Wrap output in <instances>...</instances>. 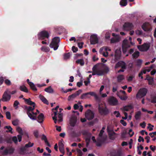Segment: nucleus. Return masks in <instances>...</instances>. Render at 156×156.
Wrapping results in <instances>:
<instances>
[{
	"label": "nucleus",
	"mask_w": 156,
	"mask_h": 156,
	"mask_svg": "<svg viewBox=\"0 0 156 156\" xmlns=\"http://www.w3.org/2000/svg\"><path fill=\"white\" fill-rule=\"evenodd\" d=\"M25 101L26 103L29 105L32 106V107L27 106H25V109L27 110V113L28 117L31 119L33 120H36L37 119L36 117L34 116H33L32 114L30 112H32L33 110L35 109V103L34 102H33L31 101L30 98L28 99H26L23 98Z\"/></svg>",
	"instance_id": "obj_1"
},
{
	"label": "nucleus",
	"mask_w": 156,
	"mask_h": 156,
	"mask_svg": "<svg viewBox=\"0 0 156 156\" xmlns=\"http://www.w3.org/2000/svg\"><path fill=\"white\" fill-rule=\"evenodd\" d=\"M98 111L100 114L103 116L107 115L110 113L109 109L106 106L102 103L99 104Z\"/></svg>",
	"instance_id": "obj_2"
},
{
	"label": "nucleus",
	"mask_w": 156,
	"mask_h": 156,
	"mask_svg": "<svg viewBox=\"0 0 156 156\" xmlns=\"http://www.w3.org/2000/svg\"><path fill=\"white\" fill-rule=\"evenodd\" d=\"M60 40V38L59 37H55L52 39V41L49 45V46L51 48H53L54 50H56L59 47L58 44Z\"/></svg>",
	"instance_id": "obj_3"
},
{
	"label": "nucleus",
	"mask_w": 156,
	"mask_h": 156,
	"mask_svg": "<svg viewBox=\"0 0 156 156\" xmlns=\"http://www.w3.org/2000/svg\"><path fill=\"white\" fill-rule=\"evenodd\" d=\"M90 96H94L95 99L98 100L99 99L98 96L94 92L90 91L82 94L80 97L82 99H86L90 98Z\"/></svg>",
	"instance_id": "obj_4"
},
{
	"label": "nucleus",
	"mask_w": 156,
	"mask_h": 156,
	"mask_svg": "<svg viewBox=\"0 0 156 156\" xmlns=\"http://www.w3.org/2000/svg\"><path fill=\"white\" fill-rule=\"evenodd\" d=\"M49 37L48 32L46 30H43L40 32L37 35V37L39 40H44L45 38L48 39Z\"/></svg>",
	"instance_id": "obj_5"
},
{
	"label": "nucleus",
	"mask_w": 156,
	"mask_h": 156,
	"mask_svg": "<svg viewBox=\"0 0 156 156\" xmlns=\"http://www.w3.org/2000/svg\"><path fill=\"white\" fill-rule=\"evenodd\" d=\"M147 90L145 88H140L136 94L137 98H141L145 96L147 93Z\"/></svg>",
	"instance_id": "obj_6"
},
{
	"label": "nucleus",
	"mask_w": 156,
	"mask_h": 156,
	"mask_svg": "<svg viewBox=\"0 0 156 156\" xmlns=\"http://www.w3.org/2000/svg\"><path fill=\"white\" fill-rule=\"evenodd\" d=\"M108 104L111 106H116L118 104V101L117 99L113 96L109 97L108 99Z\"/></svg>",
	"instance_id": "obj_7"
},
{
	"label": "nucleus",
	"mask_w": 156,
	"mask_h": 156,
	"mask_svg": "<svg viewBox=\"0 0 156 156\" xmlns=\"http://www.w3.org/2000/svg\"><path fill=\"white\" fill-rule=\"evenodd\" d=\"M82 133L83 135L87 136L85 140L86 142V146H87L89 145L90 142L91 134L87 130H84L82 131Z\"/></svg>",
	"instance_id": "obj_8"
},
{
	"label": "nucleus",
	"mask_w": 156,
	"mask_h": 156,
	"mask_svg": "<svg viewBox=\"0 0 156 156\" xmlns=\"http://www.w3.org/2000/svg\"><path fill=\"white\" fill-rule=\"evenodd\" d=\"M85 116L88 120H91L94 118V114L90 110L88 109L85 112Z\"/></svg>",
	"instance_id": "obj_9"
},
{
	"label": "nucleus",
	"mask_w": 156,
	"mask_h": 156,
	"mask_svg": "<svg viewBox=\"0 0 156 156\" xmlns=\"http://www.w3.org/2000/svg\"><path fill=\"white\" fill-rule=\"evenodd\" d=\"M14 150L13 148L10 147L8 148H6L3 151H0V152L3 155H6L8 154H12L13 153Z\"/></svg>",
	"instance_id": "obj_10"
},
{
	"label": "nucleus",
	"mask_w": 156,
	"mask_h": 156,
	"mask_svg": "<svg viewBox=\"0 0 156 156\" xmlns=\"http://www.w3.org/2000/svg\"><path fill=\"white\" fill-rule=\"evenodd\" d=\"M149 44L144 43L138 47V49L141 51H147L150 48Z\"/></svg>",
	"instance_id": "obj_11"
},
{
	"label": "nucleus",
	"mask_w": 156,
	"mask_h": 156,
	"mask_svg": "<svg viewBox=\"0 0 156 156\" xmlns=\"http://www.w3.org/2000/svg\"><path fill=\"white\" fill-rule=\"evenodd\" d=\"M119 67H121L122 69H126L127 68L126 64L123 61H119L115 64V68L116 69Z\"/></svg>",
	"instance_id": "obj_12"
},
{
	"label": "nucleus",
	"mask_w": 156,
	"mask_h": 156,
	"mask_svg": "<svg viewBox=\"0 0 156 156\" xmlns=\"http://www.w3.org/2000/svg\"><path fill=\"white\" fill-rule=\"evenodd\" d=\"M90 41L91 44H94L98 43V39L96 34H93L90 36Z\"/></svg>",
	"instance_id": "obj_13"
},
{
	"label": "nucleus",
	"mask_w": 156,
	"mask_h": 156,
	"mask_svg": "<svg viewBox=\"0 0 156 156\" xmlns=\"http://www.w3.org/2000/svg\"><path fill=\"white\" fill-rule=\"evenodd\" d=\"M123 27L124 30L129 31L131 30L133 28V25L132 23L126 22L124 23Z\"/></svg>",
	"instance_id": "obj_14"
},
{
	"label": "nucleus",
	"mask_w": 156,
	"mask_h": 156,
	"mask_svg": "<svg viewBox=\"0 0 156 156\" xmlns=\"http://www.w3.org/2000/svg\"><path fill=\"white\" fill-rule=\"evenodd\" d=\"M7 91H5L2 96V100L3 101H9L11 97V95L8 94Z\"/></svg>",
	"instance_id": "obj_15"
},
{
	"label": "nucleus",
	"mask_w": 156,
	"mask_h": 156,
	"mask_svg": "<svg viewBox=\"0 0 156 156\" xmlns=\"http://www.w3.org/2000/svg\"><path fill=\"white\" fill-rule=\"evenodd\" d=\"M121 52L120 49H117L115 51V61L119 60L121 57Z\"/></svg>",
	"instance_id": "obj_16"
},
{
	"label": "nucleus",
	"mask_w": 156,
	"mask_h": 156,
	"mask_svg": "<svg viewBox=\"0 0 156 156\" xmlns=\"http://www.w3.org/2000/svg\"><path fill=\"white\" fill-rule=\"evenodd\" d=\"M142 28L145 31H148L151 30V28L149 26V23H145L142 26Z\"/></svg>",
	"instance_id": "obj_17"
},
{
	"label": "nucleus",
	"mask_w": 156,
	"mask_h": 156,
	"mask_svg": "<svg viewBox=\"0 0 156 156\" xmlns=\"http://www.w3.org/2000/svg\"><path fill=\"white\" fill-rule=\"evenodd\" d=\"M77 120V118L75 116L72 117L70 120V124L71 126L74 127L75 126Z\"/></svg>",
	"instance_id": "obj_18"
},
{
	"label": "nucleus",
	"mask_w": 156,
	"mask_h": 156,
	"mask_svg": "<svg viewBox=\"0 0 156 156\" xmlns=\"http://www.w3.org/2000/svg\"><path fill=\"white\" fill-rule=\"evenodd\" d=\"M107 130L110 138L112 139H114L115 137L114 136L116 134V133L113 130L110 129L108 128H107Z\"/></svg>",
	"instance_id": "obj_19"
},
{
	"label": "nucleus",
	"mask_w": 156,
	"mask_h": 156,
	"mask_svg": "<svg viewBox=\"0 0 156 156\" xmlns=\"http://www.w3.org/2000/svg\"><path fill=\"white\" fill-rule=\"evenodd\" d=\"M44 116L42 113H41L37 117L38 122L40 123H42L44 121Z\"/></svg>",
	"instance_id": "obj_20"
},
{
	"label": "nucleus",
	"mask_w": 156,
	"mask_h": 156,
	"mask_svg": "<svg viewBox=\"0 0 156 156\" xmlns=\"http://www.w3.org/2000/svg\"><path fill=\"white\" fill-rule=\"evenodd\" d=\"M133 108V106L130 105L123 107L122 110L123 111H128L129 110L132 109Z\"/></svg>",
	"instance_id": "obj_21"
},
{
	"label": "nucleus",
	"mask_w": 156,
	"mask_h": 156,
	"mask_svg": "<svg viewBox=\"0 0 156 156\" xmlns=\"http://www.w3.org/2000/svg\"><path fill=\"white\" fill-rule=\"evenodd\" d=\"M70 56L71 53L70 52L65 53L63 55V58L64 60H67L70 58Z\"/></svg>",
	"instance_id": "obj_22"
},
{
	"label": "nucleus",
	"mask_w": 156,
	"mask_h": 156,
	"mask_svg": "<svg viewBox=\"0 0 156 156\" xmlns=\"http://www.w3.org/2000/svg\"><path fill=\"white\" fill-rule=\"evenodd\" d=\"M44 91L50 93H52L54 92L53 89L51 88V86H49L48 88L45 89Z\"/></svg>",
	"instance_id": "obj_23"
},
{
	"label": "nucleus",
	"mask_w": 156,
	"mask_h": 156,
	"mask_svg": "<svg viewBox=\"0 0 156 156\" xmlns=\"http://www.w3.org/2000/svg\"><path fill=\"white\" fill-rule=\"evenodd\" d=\"M20 89L21 91L26 93H28V92L27 88L24 85L20 86Z\"/></svg>",
	"instance_id": "obj_24"
},
{
	"label": "nucleus",
	"mask_w": 156,
	"mask_h": 156,
	"mask_svg": "<svg viewBox=\"0 0 156 156\" xmlns=\"http://www.w3.org/2000/svg\"><path fill=\"white\" fill-rule=\"evenodd\" d=\"M41 50L42 51L45 52H48L49 51H50V49L49 48L46 46H42L41 48Z\"/></svg>",
	"instance_id": "obj_25"
},
{
	"label": "nucleus",
	"mask_w": 156,
	"mask_h": 156,
	"mask_svg": "<svg viewBox=\"0 0 156 156\" xmlns=\"http://www.w3.org/2000/svg\"><path fill=\"white\" fill-rule=\"evenodd\" d=\"M77 96H76V94L74 93L69 96L68 98V101H72Z\"/></svg>",
	"instance_id": "obj_26"
},
{
	"label": "nucleus",
	"mask_w": 156,
	"mask_h": 156,
	"mask_svg": "<svg viewBox=\"0 0 156 156\" xmlns=\"http://www.w3.org/2000/svg\"><path fill=\"white\" fill-rule=\"evenodd\" d=\"M76 63L80 64L81 66H83L84 64V61L83 59H78L76 61Z\"/></svg>",
	"instance_id": "obj_27"
},
{
	"label": "nucleus",
	"mask_w": 156,
	"mask_h": 156,
	"mask_svg": "<svg viewBox=\"0 0 156 156\" xmlns=\"http://www.w3.org/2000/svg\"><path fill=\"white\" fill-rule=\"evenodd\" d=\"M141 115V112L140 111H139L137 112L135 115V119L137 120L140 119V118Z\"/></svg>",
	"instance_id": "obj_28"
},
{
	"label": "nucleus",
	"mask_w": 156,
	"mask_h": 156,
	"mask_svg": "<svg viewBox=\"0 0 156 156\" xmlns=\"http://www.w3.org/2000/svg\"><path fill=\"white\" fill-rule=\"evenodd\" d=\"M140 52L138 51H135L132 55V56L133 58H137L139 56Z\"/></svg>",
	"instance_id": "obj_29"
},
{
	"label": "nucleus",
	"mask_w": 156,
	"mask_h": 156,
	"mask_svg": "<svg viewBox=\"0 0 156 156\" xmlns=\"http://www.w3.org/2000/svg\"><path fill=\"white\" fill-rule=\"evenodd\" d=\"M98 64L95 65L92 68L93 72H92V75H97L96 71V68L98 66Z\"/></svg>",
	"instance_id": "obj_30"
},
{
	"label": "nucleus",
	"mask_w": 156,
	"mask_h": 156,
	"mask_svg": "<svg viewBox=\"0 0 156 156\" xmlns=\"http://www.w3.org/2000/svg\"><path fill=\"white\" fill-rule=\"evenodd\" d=\"M97 75L98 76H102L104 75V72L102 70L97 69H96Z\"/></svg>",
	"instance_id": "obj_31"
},
{
	"label": "nucleus",
	"mask_w": 156,
	"mask_h": 156,
	"mask_svg": "<svg viewBox=\"0 0 156 156\" xmlns=\"http://www.w3.org/2000/svg\"><path fill=\"white\" fill-rule=\"evenodd\" d=\"M26 147L25 146L21 147L20 149V153L21 154H24L25 153Z\"/></svg>",
	"instance_id": "obj_32"
},
{
	"label": "nucleus",
	"mask_w": 156,
	"mask_h": 156,
	"mask_svg": "<svg viewBox=\"0 0 156 156\" xmlns=\"http://www.w3.org/2000/svg\"><path fill=\"white\" fill-rule=\"evenodd\" d=\"M120 4L121 6H126L127 5V0H121Z\"/></svg>",
	"instance_id": "obj_33"
},
{
	"label": "nucleus",
	"mask_w": 156,
	"mask_h": 156,
	"mask_svg": "<svg viewBox=\"0 0 156 156\" xmlns=\"http://www.w3.org/2000/svg\"><path fill=\"white\" fill-rule=\"evenodd\" d=\"M30 84H31L29 85L30 88L34 91H37V89L34 83H30Z\"/></svg>",
	"instance_id": "obj_34"
},
{
	"label": "nucleus",
	"mask_w": 156,
	"mask_h": 156,
	"mask_svg": "<svg viewBox=\"0 0 156 156\" xmlns=\"http://www.w3.org/2000/svg\"><path fill=\"white\" fill-rule=\"evenodd\" d=\"M5 129H8V130H6V132L7 133L10 132L11 133H12V128H11V126H6L4 127Z\"/></svg>",
	"instance_id": "obj_35"
},
{
	"label": "nucleus",
	"mask_w": 156,
	"mask_h": 156,
	"mask_svg": "<svg viewBox=\"0 0 156 156\" xmlns=\"http://www.w3.org/2000/svg\"><path fill=\"white\" fill-rule=\"evenodd\" d=\"M117 78L118 81L119 82H121L124 79V76L122 75H119Z\"/></svg>",
	"instance_id": "obj_36"
},
{
	"label": "nucleus",
	"mask_w": 156,
	"mask_h": 156,
	"mask_svg": "<svg viewBox=\"0 0 156 156\" xmlns=\"http://www.w3.org/2000/svg\"><path fill=\"white\" fill-rule=\"evenodd\" d=\"M112 156H123V155L120 151H118L116 153L112 155Z\"/></svg>",
	"instance_id": "obj_37"
},
{
	"label": "nucleus",
	"mask_w": 156,
	"mask_h": 156,
	"mask_svg": "<svg viewBox=\"0 0 156 156\" xmlns=\"http://www.w3.org/2000/svg\"><path fill=\"white\" fill-rule=\"evenodd\" d=\"M58 117L59 119L58 121L60 122L62 121L63 114L62 113H59L58 114Z\"/></svg>",
	"instance_id": "obj_38"
},
{
	"label": "nucleus",
	"mask_w": 156,
	"mask_h": 156,
	"mask_svg": "<svg viewBox=\"0 0 156 156\" xmlns=\"http://www.w3.org/2000/svg\"><path fill=\"white\" fill-rule=\"evenodd\" d=\"M16 131L20 134L23 135L22 129L20 127H18L16 128Z\"/></svg>",
	"instance_id": "obj_39"
},
{
	"label": "nucleus",
	"mask_w": 156,
	"mask_h": 156,
	"mask_svg": "<svg viewBox=\"0 0 156 156\" xmlns=\"http://www.w3.org/2000/svg\"><path fill=\"white\" fill-rule=\"evenodd\" d=\"M19 102L17 100L15 101L13 104V106L16 107V109H17L18 108V105H19Z\"/></svg>",
	"instance_id": "obj_40"
},
{
	"label": "nucleus",
	"mask_w": 156,
	"mask_h": 156,
	"mask_svg": "<svg viewBox=\"0 0 156 156\" xmlns=\"http://www.w3.org/2000/svg\"><path fill=\"white\" fill-rule=\"evenodd\" d=\"M34 144L33 143H31L30 142H29L28 143L25 145V146L26 147H31L33 146Z\"/></svg>",
	"instance_id": "obj_41"
},
{
	"label": "nucleus",
	"mask_w": 156,
	"mask_h": 156,
	"mask_svg": "<svg viewBox=\"0 0 156 156\" xmlns=\"http://www.w3.org/2000/svg\"><path fill=\"white\" fill-rule=\"evenodd\" d=\"M142 61L141 59H138L136 61V65L138 66H140L141 65Z\"/></svg>",
	"instance_id": "obj_42"
},
{
	"label": "nucleus",
	"mask_w": 156,
	"mask_h": 156,
	"mask_svg": "<svg viewBox=\"0 0 156 156\" xmlns=\"http://www.w3.org/2000/svg\"><path fill=\"white\" fill-rule=\"evenodd\" d=\"M151 102L154 103H156V95L154 96L151 98Z\"/></svg>",
	"instance_id": "obj_43"
},
{
	"label": "nucleus",
	"mask_w": 156,
	"mask_h": 156,
	"mask_svg": "<svg viewBox=\"0 0 156 156\" xmlns=\"http://www.w3.org/2000/svg\"><path fill=\"white\" fill-rule=\"evenodd\" d=\"M58 148H64V145L62 141H60L58 143Z\"/></svg>",
	"instance_id": "obj_44"
},
{
	"label": "nucleus",
	"mask_w": 156,
	"mask_h": 156,
	"mask_svg": "<svg viewBox=\"0 0 156 156\" xmlns=\"http://www.w3.org/2000/svg\"><path fill=\"white\" fill-rule=\"evenodd\" d=\"M18 122L19 120L16 119L12 121V124L14 126H16L18 124Z\"/></svg>",
	"instance_id": "obj_45"
},
{
	"label": "nucleus",
	"mask_w": 156,
	"mask_h": 156,
	"mask_svg": "<svg viewBox=\"0 0 156 156\" xmlns=\"http://www.w3.org/2000/svg\"><path fill=\"white\" fill-rule=\"evenodd\" d=\"M6 115L7 119H11V114L9 112H6Z\"/></svg>",
	"instance_id": "obj_46"
},
{
	"label": "nucleus",
	"mask_w": 156,
	"mask_h": 156,
	"mask_svg": "<svg viewBox=\"0 0 156 156\" xmlns=\"http://www.w3.org/2000/svg\"><path fill=\"white\" fill-rule=\"evenodd\" d=\"M5 83L6 85L8 86H9L11 85V82L10 80L8 79L5 80Z\"/></svg>",
	"instance_id": "obj_47"
},
{
	"label": "nucleus",
	"mask_w": 156,
	"mask_h": 156,
	"mask_svg": "<svg viewBox=\"0 0 156 156\" xmlns=\"http://www.w3.org/2000/svg\"><path fill=\"white\" fill-rule=\"evenodd\" d=\"M149 81L148 84L150 85H152L153 84V78H151V77H149V79H147Z\"/></svg>",
	"instance_id": "obj_48"
},
{
	"label": "nucleus",
	"mask_w": 156,
	"mask_h": 156,
	"mask_svg": "<svg viewBox=\"0 0 156 156\" xmlns=\"http://www.w3.org/2000/svg\"><path fill=\"white\" fill-rule=\"evenodd\" d=\"M38 132L37 130H36L34 131V134L35 137L36 138H37L38 137Z\"/></svg>",
	"instance_id": "obj_49"
},
{
	"label": "nucleus",
	"mask_w": 156,
	"mask_h": 156,
	"mask_svg": "<svg viewBox=\"0 0 156 156\" xmlns=\"http://www.w3.org/2000/svg\"><path fill=\"white\" fill-rule=\"evenodd\" d=\"M12 140L16 144L18 142L17 137L16 136L13 137L12 138Z\"/></svg>",
	"instance_id": "obj_50"
},
{
	"label": "nucleus",
	"mask_w": 156,
	"mask_h": 156,
	"mask_svg": "<svg viewBox=\"0 0 156 156\" xmlns=\"http://www.w3.org/2000/svg\"><path fill=\"white\" fill-rule=\"evenodd\" d=\"M72 50L73 52L75 53L78 50V48L75 46H73L72 47Z\"/></svg>",
	"instance_id": "obj_51"
},
{
	"label": "nucleus",
	"mask_w": 156,
	"mask_h": 156,
	"mask_svg": "<svg viewBox=\"0 0 156 156\" xmlns=\"http://www.w3.org/2000/svg\"><path fill=\"white\" fill-rule=\"evenodd\" d=\"M103 71L104 72V74L105 73H108L109 71V68L108 67H106L103 70Z\"/></svg>",
	"instance_id": "obj_52"
},
{
	"label": "nucleus",
	"mask_w": 156,
	"mask_h": 156,
	"mask_svg": "<svg viewBox=\"0 0 156 156\" xmlns=\"http://www.w3.org/2000/svg\"><path fill=\"white\" fill-rule=\"evenodd\" d=\"M154 127L153 125H151V124H148V126L147 127L148 129H149V130L150 131H152L153 129V127Z\"/></svg>",
	"instance_id": "obj_53"
},
{
	"label": "nucleus",
	"mask_w": 156,
	"mask_h": 156,
	"mask_svg": "<svg viewBox=\"0 0 156 156\" xmlns=\"http://www.w3.org/2000/svg\"><path fill=\"white\" fill-rule=\"evenodd\" d=\"M117 95L118 96L121 100H125L127 99V97L126 96H119L118 94H117Z\"/></svg>",
	"instance_id": "obj_54"
},
{
	"label": "nucleus",
	"mask_w": 156,
	"mask_h": 156,
	"mask_svg": "<svg viewBox=\"0 0 156 156\" xmlns=\"http://www.w3.org/2000/svg\"><path fill=\"white\" fill-rule=\"evenodd\" d=\"M82 90H78L76 91L75 94H76V96H77L80 94L82 92Z\"/></svg>",
	"instance_id": "obj_55"
},
{
	"label": "nucleus",
	"mask_w": 156,
	"mask_h": 156,
	"mask_svg": "<svg viewBox=\"0 0 156 156\" xmlns=\"http://www.w3.org/2000/svg\"><path fill=\"white\" fill-rule=\"evenodd\" d=\"M5 79V77L4 78L3 77H0V85L2 84L4 81V80Z\"/></svg>",
	"instance_id": "obj_56"
},
{
	"label": "nucleus",
	"mask_w": 156,
	"mask_h": 156,
	"mask_svg": "<svg viewBox=\"0 0 156 156\" xmlns=\"http://www.w3.org/2000/svg\"><path fill=\"white\" fill-rule=\"evenodd\" d=\"M114 114L116 115L115 116L117 117H119L120 115L119 112L117 111H115L114 112Z\"/></svg>",
	"instance_id": "obj_57"
},
{
	"label": "nucleus",
	"mask_w": 156,
	"mask_h": 156,
	"mask_svg": "<svg viewBox=\"0 0 156 156\" xmlns=\"http://www.w3.org/2000/svg\"><path fill=\"white\" fill-rule=\"evenodd\" d=\"M146 123L145 122H143L142 123L140 124V126L143 128H144L146 126Z\"/></svg>",
	"instance_id": "obj_58"
},
{
	"label": "nucleus",
	"mask_w": 156,
	"mask_h": 156,
	"mask_svg": "<svg viewBox=\"0 0 156 156\" xmlns=\"http://www.w3.org/2000/svg\"><path fill=\"white\" fill-rule=\"evenodd\" d=\"M57 33H58V34L60 35L62 33V31L61 30V28L60 27H59L58 28H57Z\"/></svg>",
	"instance_id": "obj_59"
},
{
	"label": "nucleus",
	"mask_w": 156,
	"mask_h": 156,
	"mask_svg": "<svg viewBox=\"0 0 156 156\" xmlns=\"http://www.w3.org/2000/svg\"><path fill=\"white\" fill-rule=\"evenodd\" d=\"M129 133L130 135V137H132L134 134L133 132L132 129H130L129 130Z\"/></svg>",
	"instance_id": "obj_60"
},
{
	"label": "nucleus",
	"mask_w": 156,
	"mask_h": 156,
	"mask_svg": "<svg viewBox=\"0 0 156 156\" xmlns=\"http://www.w3.org/2000/svg\"><path fill=\"white\" fill-rule=\"evenodd\" d=\"M120 123L124 126H126L127 123L126 122L123 120H121L120 121Z\"/></svg>",
	"instance_id": "obj_61"
},
{
	"label": "nucleus",
	"mask_w": 156,
	"mask_h": 156,
	"mask_svg": "<svg viewBox=\"0 0 156 156\" xmlns=\"http://www.w3.org/2000/svg\"><path fill=\"white\" fill-rule=\"evenodd\" d=\"M141 141H142L143 142L144 141V140L142 137L141 136H140L139 137V139H138V141L139 142H140Z\"/></svg>",
	"instance_id": "obj_62"
},
{
	"label": "nucleus",
	"mask_w": 156,
	"mask_h": 156,
	"mask_svg": "<svg viewBox=\"0 0 156 156\" xmlns=\"http://www.w3.org/2000/svg\"><path fill=\"white\" fill-rule=\"evenodd\" d=\"M42 140H44V141L47 140L46 136L44 134H43L41 138Z\"/></svg>",
	"instance_id": "obj_63"
},
{
	"label": "nucleus",
	"mask_w": 156,
	"mask_h": 156,
	"mask_svg": "<svg viewBox=\"0 0 156 156\" xmlns=\"http://www.w3.org/2000/svg\"><path fill=\"white\" fill-rule=\"evenodd\" d=\"M119 41V40L118 39H114V38H112L111 40V42L112 43H114L116 42H118Z\"/></svg>",
	"instance_id": "obj_64"
}]
</instances>
